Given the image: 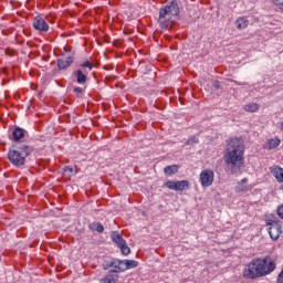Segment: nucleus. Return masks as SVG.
<instances>
[{
	"mask_svg": "<svg viewBox=\"0 0 283 283\" xmlns=\"http://www.w3.org/2000/svg\"><path fill=\"white\" fill-rule=\"evenodd\" d=\"M74 76L78 85H85L87 83V75L83 72V70L78 69L77 71H74Z\"/></svg>",
	"mask_w": 283,
	"mask_h": 283,
	"instance_id": "nucleus-13",
	"label": "nucleus"
},
{
	"mask_svg": "<svg viewBox=\"0 0 283 283\" xmlns=\"http://www.w3.org/2000/svg\"><path fill=\"white\" fill-rule=\"evenodd\" d=\"M212 87H214L216 90H218L220 87V82L219 81H214L212 83Z\"/></svg>",
	"mask_w": 283,
	"mask_h": 283,
	"instance_id": "nucleus-30",
	"label": "nucleus"
},
{
	"mask_svg": "<svg viewBox=\"0 0 283 283\" xmlns=\"http://www.w3.org/2000/svg\"><path fill=\"white\" fill-rule=\"evenodd\" d=\"M276 127H277V129H280V132L283 133V120L279 122V123L276 124Z\"/></svg>",
	"mask_w": 283,
	"mask_h": 283,
	"instance_id": "nucleus-29",
	"label": "nucleus"
},
{
	"mask_svg": "<svg viewBox=\"0 0 283 283\" xmlns=\"http://www.w3.org/2000/svg\"><path fill=\"white\" fill-rule=\"evenodd\" d=\"M124 271H129V269H136L138 266V261L136 260H122Z\"/></svg>",
	"mask_w": 283,
	"mask_h": 283,
	"instance_id": "nucleus-16",
	"label": "nucleus"
},
{
	"mask_svg": "<svg viewBox=\"0 0 283 283\" xmlns=\"http://www.w3.org/2000/svg\"><path fill=\"white\" fill-rule=\"evenodd\" d=\"M111 240H113L115 244H117L122 255H129V253H132V249L127 247V241L123 239V235H120L118 231H113L111 233Z\"/></svg>",
	"mask_w": 283,
	"mask_h": 283,
	"instance_id": "nucleus-6",
	"label": "nucleus"
},
{
	"mask_svg": "<svg viewBox=\"0 0 283 283\" xmlns=\"http://www.w3.org/2000/svg\"><path fill=\"white\" fill-rule=\"evenodd\" d=\"M276 213H277L279 218H281V220H283V203L277 207Z\"/></svg>",
	"mask_w": 283,
	"mask_h": 283,
	"instance_id": "nucleus-26",
	"label": "nucleus"
},
{
	"mask_svg": "<svg viewBox=\"0 0 283 283\" xmlns=\"http://www.w3.org/2000/svg\"><path fill=\"white\" fill-rule=\"evenodd\" d=\"M165 187L167 189H170L171 191H185L189 189V181L188 180H181V181L168 180L165 182Z\"/></svg>",
	"mask_w": 283,
	"mask_h": 283,
	"instance_id": "nucleus-8",
	"label": "nucleus"
},
{
	"mask_svg": "<svg viewBox=\"0 0 283 283\" xmlns=\"http://www.w3.org/2000/svg\"><path fill=\"white\" fill-rule=\"evenodd\" d=\"M80 67L87 69L90 72L94 70V64H92L90 61H86L80 65Z\"/></svg>",
	"mask_w": 283,
	"mask_h": 283,
	"instance_id": "nucleus-22",
	"label": "nucleus"
},
{
	"mask_svg": "<svg viewBox=\"0 0 283 283\" xmlns=\"http://www.w3.org/2000/svg\"><path fill=\"white\" fill-rule=\"evenodd\" d=\"M104 271H108L109 273H123L125 272V269H123V260L119 259H113L112 261H107L104 263Z\"/></svg>",
	"mask_w": 283,
	"mask_h": 283,
	"instance_id": "nucleus-7",
	"label": "nucleus"
},
{
	"mask_svg": "<svg viewBox=\"0 0 283 283\" xmlns=\"http://www.w3.org/2000/svg\"><path fill=\"white\" fill-rule=\"evenodd\" d=\"M280 143H282V140L277 137L269 139L268 149H277V147H280Z\"/></svg>",
	"mask_w": 283,
	"mask_h": 283,
	"instance_id": "nucleus-19",
	"label": "nucleus"
},
{
	"mask_svg": "<svg viewBox=\"0 0 283 283\" xmlns=\"http://www.w3.org/2000/svg\"><path fill=\"white\" fill-rule=\"evenodd\" d=\"M216 178V175L212 170L206 169L202 170L200 174V184L201 187H211L213 185V180Z\"/></svg>",
	"mask_w": 283,
	"mask_h": 283,
	"instance_id": "nucleus-9",
	"label": "nucleus"
},
{
	"mask_svg": "<svg viewBox=\"0 0 283 283\" xmlns=\"http://www.w3.org/2000/svg\"><path fill=\"white\" fill-rule=\"evenodd\" d=\"M99 283H115L114 275L109 272V274L102 279Z\"/></svg>",
	"mask_w": 283,
	"mask_h": 283,
	"instance_id": "nucleus-21",
	"label": "nucleus"
},
{
	"mask_svg": "<svg viewBox=\"0 0 283 283\" xmlns=\"http://www.w3.org/2000/svg\"><path fill=\"white\" fill-rule=\"evenodd\" d=\"M271 174L274 176L276 182H283V168L280 166H273L271 168Z\"/></svg>",
	"mask_w": 283,
	"mask_h": 283,
	"instance_id": "nucleus-14",
	"label": "nucleus"
},
{
	"mask_svg": "<svg viewBox=\"0 0 283 283\" xmlns=\"http://www.w3.org/2000/svg\"><path fill=\"white\" fill-rule=\"evenodd\" d=\"M235 25H237L238 30H244V28H247V25H249V20H247L245 17H241V18L237 19Z\"/></svg>",
	"mask_w": 283,
	"mask_h": 283,
	"instance_id": "nucleus-18",
	"label": "nucleus"
},
{
	"mask_svg": "<svg viewBox=\"0 0 283 283\" xmlns=\"http://www.w3.org/2000/svg\"><path fill=\"white\" fill-rule=\"evenodd\" d=\"M33 28L39 32H48V30H50V25L48 24V22H45V19H43V17L41 15H36L33 19Z\"/></svg>",
	"mask_w": 283,
	"mask_h": 283,
	"instance_id": "nucleus-10",
	"label": "nucleus"
},
{
	"mask_svg": "<svg viewBox=\"0 0 283 283\" xmlns=\"http://www.w3.org/2000/svg\"><path fill=\"white\" fill-rule=\"evenodd\" d=\"M164 174L165 176H176V174H178V166L177 165L166 166L164 168Z\"/></svg>",
	"mask_w": 283,
	"mask_h": 283,
	"instance_id": "nucleus-17",
	"label": "nucleus"
},
{
	"mask_svg": "<svg viewBox=\"0 0 283 283\" xmlns=\"http://www.w3.org/2000/svg\"><path fill=\"white\" fill-rule=\"evenodd\" d=\"M244 109L245 112H258V109H260V105H258L256 103H248L244 105Z\"/></svg>",
	"mask_w": 283,
	"mask_h": 283,
	"instance_id": "nucleus-20",
	"label": "nucleus"
},
{
	"mask_svg": "<svg viewBox=\"0 0 283 283\" xmlns=\"http://www.w3.org/2000/svg\"><path fill=\"white\" fill-rule=\"evenodd\" d=\"M25 129L21 128V127H15L12 132V136H13V139L15 142H19L21 140V138H25Z\"/></svg>",
	"mask_w": 283,
	"mask_h": 283,
	"instance_id": "nucleus-15",
	"label": "nucleus"
},
{
	"mask_svg": "<svg viewBox=\"0 0 283 283\" xmlns=\"http://www.w3.org/2000/svg\"><path fill=\"white\" fill-rule=\"evenodd\" d=\"M64 172L65 174H76V170L74 169V167L65 166Z\"/></svg>",
	"mask_w": 283,
	"mask_h": 283,
	"instance_id": "nucleus-25",
	"label": "nucleus"
},
{
	"mask_svg": "<svg viewBox=\"0 0 283 283\" xmlns=\"http://www.w3.org/2000/svg\"><path fill=\"white\" fill-rule=\"evenodd\" d=\"M30 154H32V147L20 144L15 149L9 151L8 158L14 167H23V165H25V158H28Z\"/></svg>",
	"mask_w": 283,
	"mask_h": 283,
	"instance_id": "nucleus-4",
	"label": "nucleus"
},
{
	"mask_svg": "<svg viewBox=\"0 0 283 283\" xmlns=\"http://www.w3.org/2000/svg\"><path fill=\"white\" fill-rule=\"evenodd\" d=\"M178 14H180V7H178V1L170 0L166 7L161 8L159 11V25L165 30H169L172 23L178 21Z\"/></svg>",
	"mask_w": 283,
	"mask_h": 283,
	"instance_id": "nucleus-3",
	"label": "nucleus"
},
{
	"mask_svg": "<svg viewBox=\"0 0 283 283\" xmlns=\"http://www.w3.org/2000/svg\"><path fill=\"white\" fill-rule=\"evenodd\" d=\"M73 92H74V94H81L83 92V88L76 86V87L73 88Z\"/></svg>",
	"mask_w": 283,
	"mask_h": 283,
	"instance_id": "nucleus-28",
	"label": "nucleus"
},
{
	"mask_svg": "<svg viewBox=\"0 0 283 283\" xmlns=\"http://www.w3.org/2000/svg\"><path fill=\"white\" fill-rule=\"evenodd\" d=\"M244 149L242 138L233 137L229 140L223 158L231 174H242V169H244Z\"/></svg>",
	"mask_w": 283,
	"mask_h": 283,
	"instance_id": "nucleus-1",
	"label": "nucleus"
},
{
	"mask_svg": "<svg viewBox=\"0 0 283 283\" xmlns=\"http://www.w3.org/2000/svg\"><path fill=\"white\" fill-rule=\"evenodd\" d=\"M164 36H169V34H168V33H166V34H164Z\"/></svg>",
	"mask_w": 283,
	"mask_h": 283,
	"instance_id": "nucleus-32",
	"label": "nucleus"
},
{
	"mask_svg": "<svg viewBox=\"0 0 283 283\" xmlns=\"http://www.w3.org/2000/svg\"><path fill=\"white\" fill-rule=\"evenodd\" d=\"M197 143H199L198 137L192 136L186 142V145H197Z\"/></svg>",
	"mask_w": 283,
	"mask_h": 283,
	"instance_id": "nucleus-23",
	"label": "nucleus"
},
{
	"mask_svg": "<svg viewBox=\"0 0 283 283\" xmlns=\"http://www.w3.org/2000/svg\"><path fill=\"white\" fill-rule=\"evenodd\" d=\"M95 231H97V233H103V231H105V228L101 223H96Z\"/></svg>",
	"mask_w": 283,
	"mask_h": 283,
	"instance_id": "nucleus-27",
	"label": "nucleus"
},
{
	"mask_svg": "<svg viewBox=\"0 0 283 283\" xmlns=\"http://www.w3.org/2000/svg\"><path fill=\"white\" fill-rule=\"evenodd\" d=\"M265 227L271 240H280V235H282V221L275 214L265 216Z\"/></svg>",
	"mask_w": 283,
	"mask_h": 283,
	"instance_id": "nucleus-5",
	"label": "nucleus"
},
{
	"mask_svg": "<svg viewBox=\"0 0 283 283\" xmlns=\"http://www.w3.org/2000/svg\"><path fill=\"white\" fill-rule=\"evenodd\" d=\"M275 261L271 256L253 259L243 269V277L245 280H258L273 273L276 269Z\"/></svg>",
	"mask_w": 283,
	"mask_h": 283,
	"instance_id": "nucleus-2",
	"label": "nucleus"
},
{
	"mask_svg": "<svg viewBox=\"0 0 283 283\" xmlns=\"http://www.w3.org/2000/svg\"><path fill=\"white\" fill-rule=\"evenodd\" d=\"M272 3L283 13V2H280V0H272Z\"/></svg>",
	"mask_w": 283,
	"mask_h": 283,
	"instance_id": "nucleus-24",
	"label": "nucleus"
},
{
	"mask_svg": "<svg viewBox=\"0 0 283 283\" xmlns=\"http://www.w3.org/2000/svg\"><path fill=\"white\" fill-rule=\"evenodd\" d=\"M103 39V41L105 42V43H109V41L107 40L108 38L107 36H104V38H102Z\"/></svg>",
	"mask_w": 283,
	"mask_h": 283,
	"instance_id": "nucleus-31",
	"label": "nucleus"
},
{
	"mask_svg": "<svg viewBox=\"0 0 283 283\" xmlns=\"http://www.w3.org/2000/svg\"><path fill=\"white\" fill-rule=\"evenodd\" d=\"M237 193H247L249 191V179L243 178L235 186Z\"/></svg>",
	"mask_w": 283,
	"mask_h": 283,
	"instance_id": "nucleus-11",
	"label": "nucleus"
},
{
	"mask_svg": "<svg viewBox=\"0 0 283 283\" xmlns=\"http://www.w3.org/2000/svg\"><path fill=\"white\" fill-rule=\"evenodd\" d=\"M74 63V57L73 56H67L66 59H59L57 60V67L59 70H67L70 65Z\"/></svg>",
	"mask_w": 283,
	"mask_h": 283,
	"instance_id": "nucleus-12",
	"label": "nucleus"
}]
</instances>
